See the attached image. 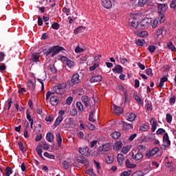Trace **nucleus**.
Returning <instances> with one entry per match:
<instances>
[{"instance_id":"obj_1","label":"nucleus","mask_w":176,"mask_h":176,"mask_svg":"<svg viewBox=\"0 0 176 176\" xmlns=\"http://www.w3.org/2000/svg\"><path fill=\"white\" fill-rule=\"evenodd\" d=\"M62 50H64V47L58 45H54L48 49H45L43 52L44 54H46V56L51 54V57H54L55 56H57L60 52H62Z\"/></svg>"},{"instance_id":"obj_2","label":"nucleus","mask_w":176,"mask_h":176,"mask_svg":"<svg viewBox=\"0 0 176 176\" xmlns=\"http://www.w3.org/2000/svg\"><path fill=\"white\" fill-rule=\"evenodd\" d=\"M67 87L66 83H61L53 87V90L56 94H61V91Z\"/></svg>"},{"instance_id":"obj_3","label":"nucleus","mask_w":176,"mask_h":176,"mask_svg":"<svg viewBox=\"0 0 176 176\" xmlns=\"http://www.w3.org/2000/svg\"><path fill=\"white\" fill-rule=\"evenodd\" d=\"M112 148L111 147L110 143H107L100 146L98 148V152H109Z\"/></svg>"},{"instance_id":"obj_4","label":"nucleus","mask_w":176,"mask_h":176,"mask_svg":"<svg viewBox=\"0 0 176 176\" xmlns=\"http://www.w3.org/2000/svg\"><path fill=\"white\" fill-rule=\"evenodd\" d=\"M160 151L158 147H155L154 148L151 149V151H148L147 153H146V157L147 159H151L152 156H155V154L158 153Z\"/></svg>"},{"instance_id":"obj_5","label":"nucleus","mask_w":176,"mask_h":176,"mask_svg":"<svg viewBox=\"0 0 176 176\" xmlns=\"http://www.w3.org/2000/svg\"><path fill=\"white\" fill-rule=\"evenodd\" d=\"M158 14H164L167 10V5L166 3H160L157 6Z\"/></svg>"},{"instance_id":"obj_6","label":"nucleus","mask_w":176,"mask_h":176,"mask_svg":"<svg viewBox=\"0 0 176 176\" xmlns=\"http://www.w3.org/2000/svg\"><path fill=\"white\" fill-rule=\"evenodd\" d=\"M151 23L152 19L145 18L140 22V28H144V27H148Z\"/></svg>"},{"instance_id":"obj_7","label":"nucleus","mask_w":176,"mask_h":176,"mask_svg":"<svg viewBox=\"0 0 176 176\" xmlns=\"http://www.w3.org/2000/svg\"><path fill=\"white\" fill-rule=\"evenodd\" d=\"M79 153L81 155H83V156H87V157L90 156V152H89V147L87 146L80 147L79 148Z\"/></svg>"},{"instance_id":"obj_8","label":"nucleus","mask_w":176,"mask_h":176,"mask_svg":"<svg viewBox=\"0 0 176 176\" xmlns=\"http://www.w3.org/2000/svg\"><path fill=\"white\" fill-rule=\"evenodd\" d=\"M80 76L78 74H74L71 79V82L73 85H78V83L80 82Z\"/></svg>"},{"instance_id":"obj_9","label":"nucleus","mask_w":176,"mask_h":176,"mask_svg":"<svg viewBox=\"0 0 176 176\" xmlns=\"http://www.w3.org/2000/svg\"><path fill=\"white\" fill-rule=\"evenodd\" d=\"M123 130L124 131H130V130H133V124L126 122V121H122Z\"/></svg>"},{"instance_id":"obj_10","label":"nucleus","mask_w":176,"mask_h":176,"mask_svg":"<svg viewBox=\"0 0 176 176\" xmlns=\"http://www.w3.org/2000/svg\"><path fill=\"white\" fill-rule=\"evenodd\" d=\"M81 100L85 104V107L87 108L88 107H90L91 103H90V98L87 96H82L81 97Z\"/></svg>"},{"instance_id":"obj_11","label":"nucleus","mask_w":176,"mask_h":176,"mask_svg":"<svg viewBox=\"0 0 176 176\" xmlns=\"http://www.w3.org/2000/svg\"><path fill=\"white\" fill-rule=\"evenodd\" d=\"M77 162H78V163H80L81 164H85V166H89V160H87V159H86L83 156L78 157Z\"/></svg>"},{"instance_id":"obj_12","label":"nucleus","mask_w":176,"mask_h":176,"mask_svg":"<svg viewBox=\"0 0 176 176\" xmlns=\"http://www.w3.org/2000/svg\"><path fill=\"white\" fill-rule=\"evenodd\" d=\"M102 6L105 9H111L112 8V2H111V0H102Z\"/></svg>"},{"instance_id":"obj_13","label":"nucleus","mask_w":176,"mask_h":176,"mask_svg":"<svg viewBox=\"0 0 176 176\" xmlns=\"http://www.w3.org/2000/svg\"><path fill=\"white\" fill-rule=\"evenodd\" d=\"M50 101L51 105H53V107H56L58 105V102H59L58 98H57V96H51Z\"/></svg>"},{"instance_id":"obj_14","label":"nucleus","mask_w":176,"mask_h":176,"mask_svg":"<svg viewBox=\"0 0 176 176\" xmlns=\"http://www.w3.org/2000/svg\"><path fill=\"white\" fill-rule=\"evenodd\" d=\"M101 80H102V76H94L89 79V82H91V83L101 82Z\"/></svg>"},{"instance_id":"obj_15","label":"nucleus","mask_w":176,"mask_h":176,"mask_svg":"<svg viewBox=\"0 0 176 176\" xmlns=\"http://www.w3.org/2000/svg\"><path fill=\"white\" fill-rule=\"evenodd\" d=\"M150 124L151 125V131L155 133L156 131V127H157V122L155 120V118H152L150 120Z\"/></svg>"},{"instance_id":"obj_16","label":"nucleus","mask_w":176,"mask_h":176,"mask_svg":"<svg viewBox=\"0 0 176 176\" xmlns=\"http://www.w3.org/2000/svg\"><path fill=\"white\" fill-rule=\"evenodd\" d=\"M113 72L114 74H122L123 67L120 65H116L115 67L113 68Z\"/></svg>"},{"instance_id":"obj_17","label":"nucleus","mask_w":176,"mask_h":176,"mask_svg":"<svg viewBox=\"0 0 176 176\" xmlns=\"http://www.w3.org/2000/svg\"><path fill=\"white\" fill-rule=\"evenodd\" d=\"M163 142L166 144L168 146H170L171 145V141H170V139L168 138V133H165L163 135Z\"/></svg>"},{"instance_id":"obj_18","label":"nucleus","mask_w":176,"mask_h":176,"mask_svg":"<svg viewBox=\"0 0 176 176\" xmlns=\"http://www.w3.org/2000/svg\"><path fill=\"white\" fill-rule=\"evenodd\" d=\"M117 160L119 166H123L124 162V155L123 154H118Z\"/></svg>"},{"instance_id":"obj_19","label":"nucleus","mask_w":176,"mask_h":176,"mask_svg":"<svg viewBox=\"0 0 176 176\" xmlns=\"http://www.w3.org/2000/svg\"><path fill=\"white\" fill-rule=\"evenodd\" d=\"M125 166L126 168H135L137 167V164L131 163L129 159L126 160Z\"/></svg>"},{"instance_id":"obj_20","label":"nucleus","mask_w":176,"mask_h":176,"mask_svg":"<svg viewBox=\"0 0 176 176\" xmlns=\"http://www.w3.org/2000/svg\"><path fill=\"white\" fill-rule=\"evenodd\" d=\"M27 86L30 90H35V82L32 81V80L28 81Z\"/></svg>"},{"instance_id":"obj_21","label":"nucleus","mask_w":176,"mask_h":176,"mask_svg":"<svg viewBox=\"0 0 176 176\" xmlns=\"http://www.w3.org/2000/svg\"><path fill=\"white\" fill-rule=\"evenodd\" d=\"M132 157L135 159V160H141L142 157H144V155H142V153L140 152H138L134 156V153H132Z\"/></svg>"},{"instance_id":"obj_22","label":"nucleus","mask_w":176,"mask_h":176,"mask_svg":"<svg viewBox=\"0 0 176 176\" xmlns=\"http://www.w3.org/2000/svg\"><path fill=\"white\" fill-rule=\"evenodd\" d=\"M85 27L79 26L78 28H76L74 31V34L77 35V34H80L81 32H85Z\"/></svg>"},{"instance_id":"obj_23","label":"nucleus","mask_w":176,"mask_h":176,"mask_svg":"<svg viewBox=\"0 0 176 176\" xmlns=\"http://www.w3.org/2000/svg\"><path fill=\"white\" fill-rule=\"evenodd\" d=\"M122 146H123V143H122L120 141H118L114 144L113 149L116 151H119L122 148Z\"/></svg>"},{"instance_id":"obj_24","label":"nucleus","mask_w":176,"mask_h":176,"mask_svg":"<svg viewBox=\"0 0 176 176\" xmlns=\"http://www.w3.org/2000/svg\"><path fill=\"white\" fill-rule=\"evenodd\" d=\"M138 36H140V38H146V36H148V32L146 31H139L136 33Z\"/></svg>"},{"instance_id":"obj_25","label":"nucleus","mask_w":176,"mask_h":176,"mask_svg":"<svg viewBox=\"0 0 176 176\" xmlns=\"http://www.w3.org/2000/svg\"><path fill=\"white\" fill-rule=\"evenodd\" d=\"M36 153L38 155L39 157H41V159H43V160H44L45 158L43 157V155H42V146H36Z\"/></svg>"},{"instance_id":"obj_26","label":"nucleus","mask_w":176,"mask_h":176,"mask_svg":"<svg viewBox=\"0 0 176 176\" xmlns=\"http://www.w3.org/2000/svg\"><path fill=\"white\" fill-rule=\"evenodd\" d=\"M114 113H116V115L123 113V109H122L120 107L114 105Z\"/></svg>"},{"instance_id":"obj_27","label":"nucleus","mask_w":176,"mask_h":176,"mask_svg":"<svg viewBox=\"0 0 176 176\" xmlns=\"http://www.w3.org/2000/svg\"><path fill=\"white\" fill-rule=\"evenodd\" d=\"M135 118H137V116L133 113H131L128 116L126 120H128V122H134V120H135Z\"/></svg>"},{"instance_id":"obj_28","label":"nucleus","mask_w":176,"mask_h":176,"mask_svg":"<svg viewBox=\"0 0 176 176\" xmlns=\"http://www.w3.org/2000/svg\"><path fill=\"white\" fill-rule=\"evenodd\" d=\"M18 146L22 153H25V152H27V149H25V147H24V144L22 142H18Z\"/></svg>"},{"instance_id":"obj_29","label":"nucleus","mask_w":176,"mask_h":176,"mask_svg":"<svg viewBox=\"0 0 176 176\" xmlns=\"http://www.w3.org/2000/svg\"><path fill=\"white\" fill-rule=\"evenodd\" d=\"M64 118L61 116H58V118L56 119L54 123V127H57V126H58L60 124V123H61V122H63V120Z\"/></svg>"},{"instance_id":"obj_30","label":"nucleus","mask_w":176,"mask_h":176,"mask_svg":"<svg viewBox=\"0 0 176 176\" xmlns=\"http://www.w3.org/2000/svg\"><path fill=\"white\" fill-rule=\"evenodd\" d=\"M56 142L58 146H61V142H63V139L61 138V133H58L56 134Z\"/></svg>"},{"instance_id":"obj_31","label":"nucleus","mask_w":176,"mask_h":176,"mask_svg":"<svg viewBox=\"0 0 176 176\" xmlns=\"http://www.w3.org/2000/svg\"><path fill=\"white\" fill-rule=\"evenodd\" d=\"M46 140L48 142H52L54 140V135L52 133H47Z\"/></svg>"},{"instance_id":"obj_32","label":"nucleus","mask_w":176,"mask_h":176,"mask_svg":"<svg viewBox=\"0 0 176 176\" xmlns=\"http://www.w3.org/2000/svg\"><path fill=\"white\" fill-rule=\"evenodd\" d=\"M131 27L133 28H138V30H140L141 28V24H138V22H136L135 20H133L131 22Z\"/></svg>"},{"instance_id":"obj_33","label":"nucleus","mask_w":176,"mask_h":176,"mask_svg":"<svg viewBox=\"0 0 176 176\" xmlns=\"http://www.w3.org/2000/svg\"><path fill=\"white\" fill-rule=\"evenodd\" d=\"M94 113H96V110L91 111L89 116V122H96V119H94Z\"/></svg>"},{"instance_id":"obj_34","label":"nucleus","mask_w":176,"mask_h":176,"mask_svg":"<svg viewBox=\"0 0 176 176\" xmlns=\"http://www.w3.org/2000/svg\"><path fill=\"white\" fill-rule=\"evenodd\" d=\"M135 43L136 45H146V42H145V39L144 38H138L135 41Z\"/></svg>"},{"instance_id":"obj_35","label":"nucleus","mask_w":176,"mask_h":176,"mask_svg":"<svg viewBox=\"0 0 176 176\" xmlns=\"http://www.w3.org/2000/svg\"><path fill=\"white\" fill-rule=\"evenodd\" d=\"M62 166H63V168H65V170H68V168H69V166H71V163L65 160L62 163Z\"/></svg>"},{"instance_id":"obj_36","label":"nucleus","mask_w":176,"mask_h":176,"mask_svg":"<svg viewBox=\"0 0 176 176\" xmlns=\"http://www.w3.org/2000/svg\"><path fill=\"white\" fill-rule=\"evenodd\" d=\"M131 149V146H126L125 147H123L121 151L122 153H124V155H126V153H127Z\"/></svg>"},{"instance_id":"obj_37","label":"nucleus","mask_w":176,"mask_h":176,"mask_svg":"<svg viewBox=\"0 0 176 176\" xmlns=\"http://www.w3.org/2000/svg\"><path fill=\"white\" fill-rule=\"evenodd\" d=\"M6 173H5V175H6V176H10V174H12V173H13V170H12V168H10V166H7L6 168Z\"/></svg>"},{"instance_id":"obj_38","label":"nucleus","mask_w":176,"mask_h":176,"mask_svg":"<svg viewBox=\"0 0 176 176\" xmlns=\"http://www.w3.org/2000/svg\"><path fill=\"white\" fill-rule=\"evenodd\" d=\"M120 135H121L120 132L116 131L111 133V137L114 140H116V138H119Z\"/></svg>"},{"instance_id":"obj_39","label":"nucleus","mask_w":176,"mask_h":176,"mask_svg":"<svg viewBox=\"0 0 176 176\" xmlns=\"http://www.w3.org/2000/svg\"><path fill=\"white\" fill-rule=\"evenodd\" d=\"M134 98L140 105L143 104L142 99L138 95H134Z\"/></svg>"},{"instance_id":"obj_40","label":"nucleus","mask_w":176,"mask_h":176,"mask_svg":"<svg viewBox=\"0 0 176 176\" xmlns=\"http://www.w3.org/2000/svg\"><path fill=\"white\" fill-rule=\"evenodd\" d=\"M76 107L79 111V112H82L83 111V104L80 102H76Z\"/></svg>"},{"instance_id":"obj_41","label":"nucleus","mask_w":176,"mask_h":176,"mask_svg":"<svg viewBox=\"0 0 176 176\" xmlns=\"http://www.w3.org/2000/svg\"><path fill=\"white\" fill-rule=\"evenodd\" d=\"M113 156H108L106 159V162L107 163V164H111V163H113Z\"/></svg>"},{"instance_id":"obj_42","label":"nucleus","mask_w":176,"mask_h":176,"mask_svg":"<svg viewBox=\"0 0 176 176\" xmlns=\"http://www.w3.org/2000/svg\"><path fill=\"white\" fill-rule=\"evenodd\" d=\"M166 120L167 123H171V122H173V116L168 113L166 114Z\"/></svg>"},{"instance_id":"obj_43","label":"nucleus","mask_w":176,"mask_h":176,"mask_svg":"<svg viewBox=\"0 0 176 176\" xmlns=\"http://www.w3.org/2000/svg\"><path fill=\"white\" fill-rule=\"evenodd\" d=\"M44 156H45V157H47L48 159H52V160H54V159H55L54 155H52V154H50V153H47V152H45V153H44Z\"/></svg>"},{"instance_id":"obj_44","label":"nucleus","mask_w":176,"mask_h":176,"mask_svg":"<svg viewBox=\"0 0 176 176\" xmlns=\"http://www.w3.org/2000/svg\"><path fill=\"white\" fill-rule=\"evenodd\" d=\"M32 60L34 63H38V61H39V55L33 54Z\"/></svg>"},{"instance_id":"obj_45","label":"nucleus","mask_w":176,"mask_h":176,"mask_svg":"<svg viewBox=\"0 0 176 176\" xmlns=\"http://www.w3.org/2000/svg\"><path fill=\"white\" fill-rule=\"evenodd\" d=\"M139 130L140 131H148V130H149V126L144 124L142 126H140V128L139 129Z\"/></svg>"},{"instance_id":"obj_46","label":"nucleus","mask_w":176,"mask_h":176,"mask_svg":"<svg viewBox=\"0 0 176 176\" xmlns=\"http://www.w3.org/2000/svg\"><path fill=\"white\" fill-rule=\"evenodd\" d=\"M165 49H169V50H171V52L176 51V47L174 46V45H167L166 47H165Z\"/></svg>"},{"instance_id":"obj_47","label":"nucleus","mask_w":176,"mask_h":176,"mask_svg":"<svg viewBox=\"0 0 176 176\" xmlns=\"http://www.w3.org/2000/svg\"><path fill=\"white\" fill-rule=\"evenodd\" d=\"M94 163L96 166V168L97 169V171H98V174H100V170L101 168V166L100 165V163L96 161V160L94 161Z\"/></svg>"},{"instance_id":"obj_48","label":"nucleus","mask_w":176,"mask_h":176,"mask_svg":"<svg viewBox=\"0 0 176 176\" xmlns=\"http://www.w3.org/2000/svg\"><path fill=\"white\" fill-rule=\"evenodd\" d=\"M160 16V23L162 24L164 21H166V16H164V14H159Z\"/></svg>"},{"instance_id":"obj_49","label":"nucleus","mask_w":176,"mask_h":176,"mask_svg":"<svg viewBox=\"0 0 176 176\" xmlns=\"http://www.w3.org/2000/svg\"><path fill=\"white\" fill-rule=\"evenodd\" d=\"M52 28H53V30H58L60 28V24L57 22H54L52 24Z\"/></svg>"},{"instance_id":"obj_50","label":"nucleus","mask_w":176,"mask_h":176,"mask_svg":"<svg viewBox=\"0 0 176 176\" xmlns=\"http://www.w3.org/2000/svg\"><path fill=\"white\" fill-rule=\"evenodd\" d=\"M144 175H145V173L140 170V171L135 172L131 176H144Z\"/></svg>"},{"instance_id":"obj_51","label":"nucleus","mask_w":176,"mask_h":176,"mask_svg":"<svg viewBox=\"0 0 176 176\" xmlns=\"http://www.w3.org/2000/svg\"><path fill=\"white\" fill-rule=\"evenodd\" d=\"M131 170H125L120 174V176H131Z\"/></svg>"},{"instance_id":"obj_52","label":"nucleus","mask_w":176,"mask_h":176,"mask_svg":"<svg viewBox=\"0 0 176 176\" xmlns=\"http://www.w3.org/2000/svg\"><path fill=\"white\" fill-rule=\"evenodd\" d=\"M148 50L150 53H153L156 50V47L155 45H149Z\"/></svg>"},{"instance_id":"obj_53","label":"nucleus","mask_w":176,"mask_h":176,"mask_svg":"<svg viewBox=\"0 0 176 176\" xmlns=\"http://www.w3.org/2000/svg\"><path fill=\"white\" fill-rule=\"evenodd\" d=\"M148 3V0H139L138 5L139 6H145Z\"/></svg>"},{"instance_id":"obj_54","label":"nucleus","mask_w":176,"mask_h":176,"mask_svg":"<svg viewBox=\"0 0 176 176\" xmlns=\"http://www.w3.org/2000/svg\"><path fill=\"white\" fill-rule=\"evenodd\" d=\"M176 97L173 96L172 98L169 99L170 105H174L175 104Z\"/></svg>"},{"instance_id":"obj_55","label":"nucleus","mask_w":176,"mask_h":176,"mask_svg":"<svg viewBox=\"0 0 176 176\" xmlns=\"http://www.w3.org/2000/svg\"><path fill=\"white\" fill-rule=\"evenodd\" d=\"M37 80L41 85V91H43V90H45V83L43 82V80L41 78H37Z\"/></svg>"},{"instance_id":"obj_56","label":"nucleus","mask_w":176,"mask_h":176,"mask_svg":"<svg viewBox=\"0 0 176 176\" xmlns=\"http://www.w3.org/2000/svg\"><path fill=\"white\" fill-rule=\"evenodd\" d=\"M86 174L91 176H96V174H94V170L92 168L86 170Z\"/></svg>"},{"instance_id":"obj_57","label":"nucleus","mask_w":176,"mask_h":176,"mask_svg":"<svg viewBox=\"0 0 176 176\" xmlns=\"http://www.w3.org/2000/svg\"><path fill=\"white\" fill-rule=\"evenodd\" d=\"M164 133H166V130L163 129L162 128L158 129V130L156 131L157 135H160Z\"/></svg>"},{"instance_id":"obj_58","label":"nucleus","mask_w":176,"mask_h":176,"mask_svg":"<svg viewBox=\"0 0 176 176\" xmlns=\"http://www.w3.org/2000/svg\"><path fill=\"white\" fill-rule=\"evenodd\" d=\"M70 113L72 116H76V115H78V111H76L75 108L71 109Z\"/></svg>"},{"instance_id":"obj_59","label":"nucleus","mask_w":176,"mask_h":176,"mask_svg":"<svg viewBox=\"0 0 176 176\" xmlns=\"http://www.w3.org/2000/svg\"><path fill=\"white\" fill-rule=\"evenodd\" d=\"M72 101H74V98H72V97L69 96L66 100V104L67 105H71V104H72Z\"/></svg>"},{"instance_id":"obj_60","label":"nucleus","mask_w":176,"mask_h":176,"mask_svg":"<svg viewBox=\"0 0 176 176\" xmlns=\"http://www.w3.org/2000/svg\"><path fill=\"white\" fill-rule=\"evenodd\" d=\"M158 23H159V21L157 20H156V19L153 20V22L151 21V24L152 28H156V26L157 25Z\"/></svg>"},{"instance_id":"obj_61","label":"nucleus","mask_w":176,"mask_h":176,"mask_svg":"<svg viewBox=\"0 0 176 176\" xmlns=\"http://www.w3.org/2000/svg\"><path fill=\"white\" fill-rule=\"evenodd\" d=\"M146 74L149 76H153V73H152V69L151 68L146 69Z\"/></svg>"},{"instance_id":"obj_62","label":"nucleus","mask_w":176,"mask_h":176,"mask_svg":"<svg viewBox=\"0 0 176 176\" xmlns=\"http://www.w3.org/2000/svg\"><path fill=\"white\" fill-rule=\"evenodd\" d=\"M75 52L76 53H82V52H83V48H82V47H80V46L78 45L75 49Z\"/></svg>"},{"instance_id":"obj_63","label":"nucleus","mask_w":176,"mask_h":176,"mask_svg":"<svg viewBox=\"0 0 176 176\" xmlns=\"http://www.w3.org/2000/svg\"><path fill=\"white\" fill-rule=\"evenodd\" d=\"M87 60V57L81 56L79 59V63L80 64H83V63H85V61H86Z\"/></svg>"},{"instance_id":"obj_64","label":"nucleus","mask_w":176,"mask_h":176,"mask_svg":"<svg viewBox=\"0 0 176 176\" xmlns=\"http://www.w3.org/2000/svg\"><path fill=\"white\" fill-rule=\"evenodd\" d=\"M87 127L89 130H95L96 129V126L94 125H93V124L91 123H88L87 124Z\"/></svg>"}]
</instances>
